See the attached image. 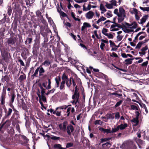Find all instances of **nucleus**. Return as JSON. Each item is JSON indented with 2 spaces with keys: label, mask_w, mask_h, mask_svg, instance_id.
I'll list each match as a JSON object with an SVG mask.
<instances>
[{
  "label": "nucleus",
  "mask_w": 149,
  "mask_h": 149,
  "mask_svg": "<svg viewBox=\"0 0 149 149\" xmlns=\"http://www.w3.org/2000/svg\"><path fill=\"white\" fill-rule=\"evenodd\" d=\"M94 15V13L92 11H90L86 13L85 16L86 18L88 19H92Z\"/></svg>",
  "instance_id": "nucleus-19"
},
{
  "label": "nucleus",
  "mask_w": 149,
  "mask_h": 149,
  "mask_svg": "<svg viewBox=\"0 0 149 149\" xmlns=\"http://www.w3.org/2000/svg\"><path fill=\"white\" fill-rule=\"evenodd\" d=\"M148 49V47L147 45H146L145 47L142 48L141 50L142 52V54L144 55L145 54L146 52L145 51L147 50Z\"/></svg>",
  "instance_id": "nucleus-36"
},
{
  "label": "nucleus",
  "mask_w": 149,
  "mask_h": 149,
  "mask_svg": "<svg viewBox=\"0 0 149 149\" xmlns=\"http://www.w3.org/2000/svg\"><path fill=\"white\" fill-rule=\"evenodd\" d=\"M124 17H119L118 18V22L119 23H120L122 22L124 20Z\"/></svg>",
  "instance_id": "nucleus-59"
},
{
  "label": "nucleus",
  "mask_w": 149,
  "mask_h": 149,
  "mask_svg": "<svg viewBox=\"0 0 149 149\" xmlns=\"http://www.w3.org/2000/svg\"><path fill=\"white\" fill-rule=\"evenodd\" d=\"M13 102H9V104L10 107L11 108V109H12V110H13V111H14L17 110L13 106Z\"/></svg>",
  "instance_id": "nucleus-48"
},
{
  "label": "nucleus",
  "mask_w": 149,
  "mask_h": 149,
  "mask_svg": "<svg viewBox=\"0 0 149 149\" xmlns=\"http://www.w3.org/2000/svg\"><path fill=\"white\" fill-rule=\"evenodd\" d=\"M5 114L4 118H9L11 116L13 112L12 109L10 108H8L7 110L6 108L4 109Z\"/></svg>",
  "instance_id": "nucleus-10"
},
{
  "label": "nucleus",
  "mask_w": 149,
  "mask_h": 149,
  "mask_svg": "<svg viewBox=\"0 0 149 149\" xmlns=\"http://www.w3.org/2000/svg\"><path fill=\"white\" fill-rule=\"evenodd\" d=\"M51 139L54 140H56V141H57L58 140L60 139V137H57L55 136H52L50 138Z\"/></svg>",
  "instance_id": "nucleus-46"
},
{
  "label": "nucleus",
  "mask_w": 149,
  "mask_h": 149,
  "mask_svg": "<svg viewBox=\"0 0 149 149\" xmlns=\"http://www.w3.org/2000/svg\"><path fill=\"white\" fill-rule=\"evenodd\" d=\"M8 133L11 135H13L15 133L14 129L13 128H11L9 130Z\"/></svg>",
  "instance_id": "nucleus-51"
},
{
  "label": "nucleus",
  "mask_w": 149,
  "mask_h": 149,
  "mask_svg": "<svg viewBox=\"0 0 149 149\" xmlns=\"http://www.w3.org/2000/svg\"><path fill=\"white\" fill-rule=\"evenodd\" d=\"M39 44H37V43L35 42L33 45L32 48L33 51V55L32 56V57L34 59H36L38 56V52L39 50Z\"/></svg>",
  "instance_id": "nucleus-6"
},
{
  "label": "nucleus",
  "mask_w": 149,
  "mask_h": 149,
  "mask_svg": "<svg viewBox=\"0 0 149 149\" xmlns=\"http://www.w3.org/2000/svg\"><path fill=\"white\" fill-rule=\"evenodd\" d=\"M10 75L8 74H6L4 76H2L1 80L3 82L6 81L7 83H8L10 81Z\"/></svg>",
  "instance_id": "nucleus-21"
},
{
  "label": "nucleus",
  "mask_w": 149,
  "mask_h": 149,
  "mask_svg": "<svg viewBox=\"0 0 149 149\" xmlns=\"http://www.w3.org/2000/svg\"><path fill=\"white\" fill-rule=\"evenodd\" d=\"M99 130L102 132H103L104 134H105V133L107 134L111 133V130L109 129H104L102 127H100L99 128Z\"/></svg>",
  "instance_id": "nucleus-24"
},
{
  "label": "nucleus",
  "mask_w": 149,
  "mask_h": 149,
  "mask_svg": "<svg viewBox=\"0 0 149 149\" xmlns=\"http://www.w3.org/2000/svg\"><path fill=\"white\" fill-rule=\"evenodd\" d=\"M116 24V27H117L119 28L123 29L122 26L125 27V28H126V27L123 23H122V26H121L120 24L116 23H115V24Z\"/></svg>",
  "instance_id": "nucleus-41"
},
{
  "label": "nucleus",
  "mask_w": 149,
  "mask_h": 149,
  "mask_svg": "<svg viewBox=\"0 0 149 149\" xmlns=\"http://www.w3.org/2000/svg\"><path fill=\"white\" fill-rule=\"evenodd\" d=\"M61 145L59 144H55L54 145V148H58L59 149L61 146Z\"/></svg>",
  "instance_id": "nucleus-64"
},
{
  "label": "nucleus",
  "mask_w": 149,
  "mask_h": 149,
  "mask_svg": "<svg viewBox=\"0 0 149 149\" xmlns=\"http://www.w3.org/2000/svg\"><path fill=\"white\" fill-rule=\"evenodd\" d=\"M100 10L104 12H105L107 11V10L105 9L104 6L102 3H101L100 4Z\"/></svg>",
  "instance_id": "nucleus-44"
},
{
  "label": "nucleus",
  "mask_w": 149,
  "mask_h": 149,
  "mask_svg": "<svg viewBox=\"0 0 149 149\" xmlns=\"http://www.w3.org/2000/svg\"><path fill=\"white\" fill-rule=\"evenodd\" d=\"M7 88V86H4L0 97L1 104L3 105L5 103V100L6 97V90Z\"/></svg>",
  "instance_id": "nucleus-7"
},
{
  "label": "nucleus",
  "mask_w": 149,
  "mask_h": 149,
  "mask_svg": "<svg viewBox=\"0 0 149 149\" xmlns=\"http://www.w3.org/2000/svg\"><path fill=\"white\" fill-rule=\"evenodd\" d=\"M35 20L36 21L39 22L40 20L41 22L45 26H47L48 25L47 23V22L45 19H44L43 17H42L40 18H37L36 19H35Z\"/></svg>",
  "instance_id": "nucleus-20"
},
{
  "label": "nucleus",
  "mask_w": 149,
  "mask_h": 149,
  "mask_svg": "<svg viewBox=\"0 0 149 149\" xmlns=\"http://www.w3.org/2000/svg\"><path fill=\"white\" fill-rule=\"evenodd\" d=\"M20 118L19 112L17 110L14 111L10 119L12 121V125L15 126L17 123H19V119Z\"/></svg>",
  "instance_id": "nucleus-3"
},
{
  "label": "nucleus",
  "mask_w": 149,
  "mask_h": 149,
  "mask_svg": "<svg viewBox=\"0 0 149 149\" xmlns=\"http://www.w3.org/2000/svg\"><path fill=\"white\" fill-rule=\"evenodd\" d=\"M142 34H146V32H141L138 33L135 37V40H136L138 38L140 35Z\"/></svg>",
  "instance_id": "nucleus-49"
},
{
  "label": "nucleus",
  "mask_w": 149,
  "mask_h": 149,
  "mask_svg": "<svg viewBox=\"0 0 149 149\" xmlns=\"http://www.w3.org/2000/svg\"><path fill=\"white\" fill-rule=\"evenodd\" d=\"M119 16L118 15V17H125L126 13L125 10L123 7H120L119 9Z\"/></svg>",
  "instance_id": "nucleus-13"
},
{
  "label": "nucleus",
  "mask_w": 149,
  "mask_h": 149,
  "mask_svg": "<svg viewBox=\"0 0 149 149\" xmlns=\"http://www.w3.org/2000/svg\"><path fill=\"white\" fill-rule=\"evenodd\" d=\"M115 118L116 119H118L120 118V113L118 112H116L115 113Z\"/></svg>",
  "instance_id": "nucleus-63"
},
{
  "label": "nucleus",
  "mask_w": 149,
  "mask_h": 149,
  "mask_svg": "<svg viewBox=\"0 0 149 149\" xmlns=\"http://www.w3.org/2000/svg\"><path fill=\"white\" fill-rule=\"evenodd\" d=\"M73 144L72 143H68L66 144V148H68L71 147L73 146Z\"/></svg>",
  "instance_id": "nucleus-55"
},
{
  "label": "nucleus",
  "mask_w": 149,
  "mask_h": 149,
  "mask_svg": "<svg viewBox=\"0 0 149 149\" xmlns=\"http://www.w3.org/2000/svg\"><path fill=\"white\" fill-rule=\"evenodd\" d=\"M123 101L122 100H120L118 102H117L114 106V107L116 108L120 106L122 103Z\"/></svg>",
  "instance_id": "nucleus-39"
},
{
  "label": "nucleus",
  "mask_w": 149,
  "mask_h": 149,
  "mask_svg": "<svg viewBox=\"0 0 149 149\" xmlns=\"http://www.w3.org/2000/svg\"><path fill=\"white\" fill-rule=\"evenodd\" d=\"M60 15L63 17H67V18L69 19V18L67 16V14L65 13L63 11H61L60 13Z\"/></svg>",
  "instance_id": "nucleus-58"
},
{
  "label": "nucleus",
  "mask_w": 149,
  "mask_h": 149,
  "mask_svg": "<svg viewBox=\"0 0 149 149\" xmlns=\"http://www.w3.org/2000/svg\"><path fill=\"white\" fill-rule=\"evenodd\" d=\"M108 31V30L104 28H103L102 31V33L104 35L106 36L107 33Z\"/></svg>",
  "instance_id": "nucleus-43"
},
{
  "label": "nucleus",
  "mask_w": 149,
  "mask_h": 149,
  "mask_svg": "<svg viewBox=\"0 0 149 149\" xmlns=\"http://www.w3.org/2000/svg\"><path fill=\"white\" fill-rule=\"evenodd\" d=\"M111 95H114L116 96V97H120L122 96V94H121L118 93H117L115 92L111 94Z\"/></svg>",
  "instance_id": "nucleus-56"
},
{
  "label": "nucleus",
  "mask_w": 149,
  "mask_h": 149,
  "mask_svg": "<svg viewBox=\"0 0 149 149\" xmlns=\"http://www.w3.org/2000/svg\"><path fill=\"white\" fill-rule=\"evenodd\" d=\"M140 8L143 10V11H149V7H142L141 6H140Z\"/></svg>",
  "instance_id": "nucleus-52"
},
{
  "label": "nucleus",
  "mask_w": 149,
  "mask_h": 149,
  "mask_svg": "<svg viewBox=\"0 0 149 149\" xmlns=\"http://www.w3.org/2000/svg\"><path fill=\"white\" fill-rule=\"evenodd\" d=\"M65 83V82L64 81H62L60 86V90H62L64 88Z\"/></svg>",
  "instance_id": "nucleus-40"
},
{
  "label": "nucleus",
  "mask_w": 149,
  "mask_h": 149,
  "mask_svg": "<svg viewBox=\"0 0 149 149\" xmlns=\"http://www.w3.org/2000/svg\"><path fill=\"white\" fill-rule=\"evenodd\" d=\"M69 79L68 78V76L65 73H63L62 76V81H64L65 82V81Z\"/></svg>",
  "instance_id": "nucleus-32"
},
{
  "label": "nucleus",
  "mask_w": 149,
  "mask_h": 149,
  "mask_svg": "<svg viewBox=\"0 0 149 149\" xmlns=\"http://www.w3.org/2000/svg\"><path fill=\"white\" fill-rule=\"evenodd\" d=\"M133 26L131 27L130 28L131 29H135L137 27V24L136 22L134 21L133 22Z\"/></svg>",
  "instance_id": "nucleus-60"
},
{
  "label": "nucleus",
  "mask_w": 149,
  "mask_h": 149,
  "mask_svg": "<svg viewBox=\"0 0 149 149\" xmlns=\"http://www.w3.org/2000/svg\"><path fill=\"white\" fill-rule=\"evenodd\" d=\"M131 121L132 122H133L135 123V124L134 125V126H137L138 125L139 123V119L135 118H134L132 120H131Z\"/></svg>",
  "instance_id": "nucleus-30"
},
{
  "label": "nucleus",
  "mask_w": 149,
  "mask_h": 149,
  "mask_svg": "<svg viewBox=\"0 0 149 149\" xmlns=\"http://www.w3.org/2000/svg\"><path fill=\"white\" fill-rule=\"evenodd\" d=\"M123 123H124V124L121 123L120 125H118L119 130H123L125 129L127 127V123H125L124 121Z\"/></svg>",
  "instance_id": "nucleus-23"
},
{
  "label": "nucleus",
  "mask_w": 149,
  "mask_h": 149,
  "mask_svg": "<svg viewBox=\"0 0 149 149\" xmlns=\"http://www.w3.org/2000/svg\"><path fill=\"white\" fill-rule=\"evenodd\" d=\"M48 80V85L47 86V89L48 90L51 88V81L50 79L47 78Z\"/></svg>",
  "instance_id": "nucleus-42"
},
{
  "label": "nucleus",
  "mask_w": 149,
  "mask_h": 149,
  "mask_svg": "<svg viewBox=\"0 0 149 149\" xmlns=\"http://www.w3.org/2000/svg\"><path fill=\"white\" fill-rule=\"evenodd\" d=\"M45 72V70L42 67H41L40 69L39 70V76H42V78H44L45 77H46V75H44L41 74L42 73H43Z\"/></svg>",
  "instance_id": "nucleus-31"
},
{
  "label": "nucleus",
  "mask_w": 149,
  "mask_h": 149,
  "mask_svg": "<svg viewBox=\"0 0 149 149\" xmlns=\"http://www.w3.org/2000/svg\"><path fill=\"white\" fill-rule=\"evenodd\" d=\"M119 129L118 126L116 128H112V130L111 131V133H113L116 132L119 130Z\"/></svg>",
  "instance_id": "nucleus-45"
},
{
  "label": "nucleus",
  "mask_w": 149,
  "mask_h": 149,
  "mask_svg": "<svg viewBox=\"0 0 149 149\" xmlns=\"http://www.w3.org/2000/svg\"><path fill=\"white\" fill-rule=\"evenodd\" d=\"M111 145V144L110 142H107L102 145V146L103 148H106L110 147Z\"/></svg>",
  "instance_id": "nucleus-33"
},
{
  "label": "nucleus",
  "mask_w": 149,
  "mask_h": 149,
  "mask_svg": "<svg viewBox=\"0 0 149 149\" xmlns=\"http://www.w3.org/2000/svg\"><path fill=\"white\" fill-rule=\"evenodd\" d=\"M14 1H15L17 3H17L18 4H20V6L22 7H24L25 8L26 7L25 6V0H14Z\"/></svg>",
  "instance_id": "nucleus-22"
},
{
  "label": "nucleus",
  "mask_w": 149,
  "mask_h": 149,
  "mask_svg": "<svg viewBox=\"0 0 149 149\" xmlns=\"http://www.w3.org/2000/svg\"><path fill=\"white\" fill-rule=\"evenodd\" d=\"M14 10L13 15L14 14L15 16L14 19L20 18L22 15V10L21 9V6L19 4L15 3L13 7Z\"/></svg>",
  "instance_id": "nucleus-1"
},
{
  "label": "nucleus",
  "mask_w": 149,
  "mask_h": 149,
  "mask_svg": "<svg viewBox=\"0 0 149 149\" xmlns=\"http://www.w3.org/2000/svg\"><path fill=\"white\" fill-rule=\"evenodd\" d=\"M134 104L137 105L138 106L137 107L136 106L134 105H131L130 107L131 110H139V108L138 105L136 103H134Z\"/></svg>",
  "instance_id": "nucleus-28"
},
{
  "label": "nucleus",
  "mask_w": 149,
  "mask_h": 149,
  "mask_svg": "<svg viewBox=\"0 0 149 149\" xmlns=\"http://www.w3.org/2000/svg\"><path fill=\"white\" fill-rule=\"evenodd\" d=\"M1 53L3 56L4 57V58L2 59L1 61V63L2 65H9L8 64L9 60L8 58L10 56V53L7 50V49H5L4 51H1Z\"/></svg>",
  "instance_id": "nucleus-2"
},
{
  "label": "nucleus",
  "mask_w": 149,
  "mask_h": 149,
  "mask_svg": "<svg viewBox=\"0 0 149 149\" xmlns=\"http://www.w3.org/2000/svg\"><path fill=\"white\" fill-rule=\"evenodd\" d=\"M111 139V138H105L102 139L101 140V142L103 143L104 142L107 141Z\"/></svg>",
  "instance_id": "nucleus-57"
},
{
  "label": "nucleus",
  "mask_w": 149,
  "mask_h": 149,
  "mask_svg": "<svg viewBox=\"0 0 149 149\" xmlns=\"http://www.w3.org/2000/svg\"><path fill=\"white\" fill-rule=\"evenodd\" d=\"M148 17V15H146L145 16H144L141 19L140 22H138V23L139 24H143L144 23H145L146 22Z\"/></svg>",
  "instance_id": "nucleus-26"
},
{
  "label": "nucleus",
  "mask_w": 149,
  "mask_h": 149,
  "mask_svg": "<svg viewBox=\"0 0 149 149\" xmlns=\"http://www.w3.org/2000/svg\"><path fill=\"white\" fill-rule=\"evenodd\" d=\"M16 40V38L10 37V38H8L7 41L8 45L9 46L11 47L12 45L15 44Z\"/></svg>",
  "instance_id": "nucleus-9"
},
{
  "label": "nucleus",
  "mask_w": 149,
  "mask_h": 149,
  "mask_svg": "<svg viewBox=\"0 0 149 149\" xmlns=\"http://www.w3.org/2000/svg\"><path fill=\"white\" fill-rule=\"evenodd\" d=\"M12 12V9L10 7H9L7 10V13L6 14V15L8 14L9 16H10Z\"/></svg>",
  "instance_id": "nucleus-38"
},
{
  "label": "nucleus",
  "mask_w": 149,
  "mask_h": 149,
  "mask_svg": "<svg viewBox=\"0 0 149 149\" xmlns=\"http://www.w3.org/2000/svg\"><path fill=\"white\" fill-rule=\"evenodd\" d=\"M7 121L6 120L5 122L3 123L2 124H0V133L3 134L6 128V123Z\"/></svg>",
  "instance_id": "nucleus-18"
},
{
  "label": "nucleus",
  "mask_w": 149,
  "mask_h": 149,
  "mask_svg": "<svg viewBox=\"0 0 149 149\" xmlns=\"http://www.w3.org/2000/svg\"><path fill=\"white\" fill-rule=\"evenodd\" d=\"M38 86L41 89V95L40 94L38 95L39 100H41V101L42 100L44 102H47L46 98L44 95L45 92V89L42 87L40 83L38 84Z\"/></svg>",
  "instance_id": "nucleus-5"
},
{
  "label": "nucleus",
  "mask_w": 149,
  "mask_h": 149,
  "mask_svg": "<svg viewBox=\"0 0 149 149\" xmlns=\"http://www.w3.org/2000/svg\"><path fill=\"white\" fill-rule=\"evenodd\" d=\"M139 11L135 8H133V11L131 12V13L132 14L135 13V14H138V13Z\"/></svg>",
  "instance_id": "nucleus-47"
},
{
  "label": "nucleus",
  "mask_w": 149,
  "mask_h": 149,
  "mask_svg": "<svg viewBox=\"0 0 149 149\" xmlns=\"http://www.w3.org/2000/svg\"><path fill=\"white\" fill-rule=\"evenodd\" d=\"M29 52L28 49L25 48L22 51L21 56L23 58H26V56L29 55Z\"/></svg>",
  "instance_id": "nucleus-15"
},
{
  "label": "nucleus",
  "mask_w": 149,
  "mask_h": 149,
  "mask_svg": "<svg viewBox=\"0 0 149 149\" xmlns=\"http://www.w3.org/2000/svg\"><path fill=\"white\" fill-rule=\"evenodd\" d=\"M79 92H74V94L72 96V98L73 99H76L75 104H76L79 101Z\"/></svg>",
  "instance_id": "nucleus-17"
},
{
  "label": "nucleus",
  "mask_w": 149,
  "mask_h": 149,
  "mask_svg": "<svg viewBox=\"0 0 149 149\" xmlns=\"http://www.w3.org/2000/svg\"><path fill=\"white\" fill-rule=\"evenodd\" d=\"M48 55V57L47 58V59L42 63V64L44 65H49L51 64V63L52 62L53 58L52 56L51 51L49 52Z\"/></svg>",
  "instance_id": "nucleus-8"
},
{
  "label": "nucleus",
  "mask_w": 149,
  "mask_h": 149,
  "mask_svg": "<svg viewBox=\"0 0 149 149\" xmlns=\"http://www.w3.org/2000/svg\"><path fill=\"white\" fill-rule=\"evenodd\" d=\"M109 68H110L111 70L114 69L113 67H114L117 69L119 70H120L123 72H132L131 70H130V68H132V67L134 66H129L128 68L127 69V66H108Z\"/></svg>",
  "instance_id": "nucleus-4"
},
{
  "label": "nucleus",
  "mask_w": 149,
  "mask_h": 149,
  "mask_svg": "<svg viewBox=\"0 0 149 149\" xmlns=\"http://www.w3.org/2000/svg\"><path fill=\"white\" fill-rule=\"evenodd\" d=\"M134 58H128L127 59H126L125 60V61L126 62V64H131L132 62V60H133Z\"/></svg>",
  "instance_id": "nucleus-35"
},
{
  "label": "nucleus",
  "mask_w": 149,
  "mask_h": 149,
  "mask_svg": "<svg viewBox=\"0 0 149 149\" xmlns=\"http://www.w3.org/2000/svg\"><path fill=\"white\" fill-rule=\"evenodd\" d=\"M26 78V75L24 74H23L20 75L18 79L20 81H21L25 80Z\"/></svg>",
  "instance_id": "nucleus-34"
},
{
  "label": "nucleus",
  "mask_w": 149,
  "mask_h": 149,
  "mask_svg": "<svg viewBox=\"0 0 149 149\" xmlns=\"http://www.w3.org/2000/svg\"><path fill=\"white\" fill-rule=\"evenodd\" d=\"M107 118L108 119H111L112 120L114 118V116L111 114H108L107 116Z\"/></svg>",
  "instance_id": "nucleus-50"
},
{
  "label": "nucleus",
  "mask_w": 149,
  "mask_h": 149,
  "mask_svg": "<svg viewBox=\"0 0 149 149\" xmlns=\"http://www.w3.org/2000/svg\"><path fill=\"white\" fill-rule=\"evenodd\" d=\"M21 138L24 140L26 142H28L29 141V139L25 136L23 135H21L20 136Z\"/></svg>",
  "instance_id": "nucleus-37"
},
{
  "label": "nucleus",
  "mask_w": 149,
  "mask_h": 149,
  "mask_svg": "<svg viewBox=\"0 0 149 149\" xmlns=\"http://www.w3.org/2000/svg\"><path fill=\"white\" fill-rule=\"evenodd\" d=\"M55 80L57 84V87H58L59 86V81H61L60 77H59L58 79L56 78Z\"/></svg>",
  "instance_id": "nucleus-61"
},
{
  "label": "nucleus",
  "mask_w": 149,
  "mask_h": 149,
  "mask_svg": "<svg viewBox=\"0 0 149 149\" xmlns=\"http://www.w3.org/2000/svg\"><path fill=\"white\" fill-rule=\"evenodd\" d=\"M3 15L4 16L3 18L0 20V24H3L6 22L7 23H8L10 21V19L8 17H7L6 15L4 14Z\"/></svg>",
  "instance_id": "nucleus-16"
},
{
  "label": "nucleus",
  "mask_w": 149,
  "mask_h": 149,
  "mask_svg": "<svg viewBox=\"0 0 149 149\" xmlns=\"http://www.w3.org/2000/svg\"><path fill=\"white\" fill-rule=\"evenodd\" d=\"M105 6L106 8L108 9H111L113 8V6H112V4L110 3H107L106 5Z\"/></svg>",
  "instance_id": "nucleus-53"
},
{
  "label": "nucleus",
  "mask_w": 149,
  "mask_h": 149,
  "mask_svg": "<svg viewBox=\"0 0 149 149\" xmlns=\"http://www.w3.org/2000/svg\"><path fill=\"white\" fill-rule=\"evenodd\" d=\"M17 20L14 19L12 24L11 29H13L15 33L17 32Z\"/></svg>",
  "instance_id": "nucleus-12"
},
{
  "label": "nucleus",
  "mask_w": 149,
  "mask_h": 149,
  "mask_svg": "<svg viewBox=\"0 0 149 149\" xmlns=\"http://www.w3.org/2000/svg\"><path fill=\"white\" fill-rule=\"evenodd\" d=\"M16 95L14 93H11L10 96V100L9 102H14Z\"/></svg>",
  "instance_id": "nucleus-27"
},
{
  "label": "nucleus",
  "mask_w": 149,
  "mask_h": 149,
  "mask_svg": "<svg viewBox=\"0 0 149 149\" xmlns=\"http://www.w3.org/2000/svg\"><path fill=\"white\" fill-rule=\"evenodd\" d=\"M21 103H22V107L23 109L26 110L27 109V107L26 104L24 102V100L23 98L21 99Z\"/></svg>",
  "instance_id": "nucleus-25"
},
{
  "label": "nucleus",
  "mask_w": 149,
  "mask_h": 149,
  "mask_svg": "<svg viewBox=\"0 0 149 149\" xmlns=\"http://www.w3.org/2000/svg\"><path fill=\"white\" fill-rule=\"evenodd\" d=\"M109 42L111 47H113V46H116L115 43L113 42H112V41L110 40Z\"/></svg>",
  "instance_id": "nucleus-62"
},
{
  "label": "nucleus",
  "mask_w": 149,
  "mask_h": 149,
  "mask_svg": "<svg viewBox=\"0 0 149 149\" xmlns=\"http://www.w3.org/2000/svg\"><path fill=\"white\" fill-rule=\"evenodd\" d=\"M110 56L111 57H114L116 58L118 57V55L115 52H113L112 54L110 53Z\"/></svg>",
  "instance_id": "nucleus-54"
},
{
  "label": "nucleus",
  "mask_w": 149,
  "mask_h": 149,
  "mask_svg": "<svg viewBox=\"0 0 149 149\" xmlns=\"http://www.w3.org/2000/svg\"><path fill=\"white\" fill-rule=\"evenodd\" d=\"M36 16L38 18H40L43 17V15H42L41 12L39 10L36 11Z\"/></svg>",
  "instance_id": "nucleus-29"
},
{
  "label": "nucleus",
  "mask_w": 149,
  "mask_h": 149,
  "mask_svg": "<svg viewBox=\"0 0 149 149\" xmlns=\"http://www.w3.org/2000/svg\"><path fill=\"white\" fill-rule=\"evenodd\" d=\"M68 124V121H65L63 122L62 125V124H59L58 125V127L61 130H62L64 132H65L66 131L67 127V125Z\"/></svg>",
  "instance_id": "nucleus-11"
},
{
  "label": "nucleus",
  "mask_w": 149,
  "mask_h": 149,
  "mask_svg": "<svg viewBox=\"0 0 149 149\" xmlns=\"http://www.w3.org/2000/svg\"><path fill=\"white\" fill-rule=\"evenodd\" d=\"M74 130V128L73 126L71 125H70L69 126L67 127L66 130H67L68 135L70 136L71 134V132H73Z\"/></svg>",
  "instance_id": "nucleus-14"
}]
</instances>
